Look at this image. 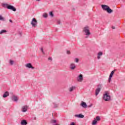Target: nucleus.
I'll return each instance as SVG.
<instances>
[{
    "label": "nucleus",
    "instance_id": "412c9836",
    "mask_svg": "<svg viewBox=\"0 0 125 125\" xmlns=\"http://www.w3.org/2000/svg\"><path fill=\"white\" fill-rule=\"evenodd\" d=\"M0 20L4 21H5V19H4V18H3L2 16L0 15Z\"/></svg>",
    "mask_w": 125,
    "mask_h": 125
},
{
    "label": "nucleus",
    "instance_id": "7ed1b4c3",
    "mask_svg": "<svg viewBox=\"0 0 125 125\" xmlns=\"http://www.w3.org/2000/svg\"><path fill=\"white\" fill-rule=\"evenodd\" d=\"M31 25L33 28H36L38 26V21L36 18H33L31 21Z\"/></svg>",
    "mask_w": 125,
    "mask_h": 125
},
{
    "label": "nucleus",
    "instance_id": "f03ea898",
    "mask_svg": "<svg viewBox=\"0 0 125 125\" xmlns=\"http://www.w3.org/2000/svg\"><path fill=\"white\" fill-rule=\"evenodd\" d=\"M101 6L103 10L107 12V13L111 14L113 12V10L111 9V8H110V7H109V6L105 4H102L101 5Z\"/></svg>",
    "mask_w": 125,
    "mask_h": 125
},
{
    "label": "nucleus",
    "instance_id": "39448f33",
    "mask_svg": "<svg viewBox=\"0 0 125 125\" xmlns=\"http://www.w3.org/2000/svg\"><path fill=\"white\" fill-rule=\"evenodd\" d=\"M77 82H79L80 83H82V82H83V74H80L77 77Z\"/></svg>",
    "mask_w": 125,
    "mask_h": 125
},
{
    "label": "nucleus",
    "instance_id": "c9c22d12",
    "mask_svg": "<svg viewBox=\"0 0 125 125\" xmlns=\"http://www.w3.org/2000/svg\"><path fill=\"white\" fill-rule=\"evenodd\" d=\"M9 21H10L11 23H12V20H9Z\"/></svg>",
    "mask_w": 125,
    "mask_h": 125
},
{
    "label": "nucleus",
    "instance_id": "58836bf2",
    "mask_svg": "<svg viewBox=\"0 0 125 125\" xmlns=\"http://www.w3.org/2000/svg\"><path fill=\"white\" fill-rule=\"evenodd\" d=\"M43 54H45L44 52L43 51H42Z\"/></svg>",
    "mask_w": 125,
    "mask_h": 125
},
{
    "label": "nucleus",
    "instance_id": "72a5a7b5",
    "mask_svg": "<svg viewBox=\"0 0 125 125\" xmlns=\"http://www.w3.org/2000/svg\"><path fill=\"white\" fill-rule=\"evenodd\" d=\"M92 106V104H91L90 105H88V107L90 108V107Z\"/></svg>",
    "mask_w": 125,
    "mask_h": 125
},
{
    "label": "nucleus",
    "instance_id": "1a4fd4ad",
    "mask_svg": "<svg viewBox=\"0 0 125 125\" xmlns=\"http://www.w3.org/2000/svg\"><path fill=\"white\" fill-rule=\"evenodd\" d=\"M7 9H10L11 10H13V11H16V9L13 6L10 5H9L8 6Z\"/></svg>",
    "mask_w": 125,
    "mask_h": 125
},
{
    "label": "nucleus",
    "instance_id": "a19ab883",
    "mask_svg": "<svg viewBox=\"0 0 125 125\" xmlns=\"http://www.w3.org/2000/svg\"><path fill=\"white\" fill-rule=\"evenodd\" d=\"M37 1H40V0H36Z\"/></svg>",
    "mask_w": 125,
    "mask_h": 125
},
{
    "label": "nucleus",
    "instance_id": "ea45409f",
    "mask_svg": "<svg viewBox=\"0 0 125 125\" xmlns=\"http://www.w3.org/2000/svg\"><path fill=\"white\" fill-rule=\"evenodd\" d=\"M59 125V124H54V125Z\"/></svg>",
    "mask_w": 125,
    "mask_h": 125
},
{
    "label": "nucleus",
    "instance_id": "cd10ccee",
    "mask_svg": "<svg viewBox=\"0 0 125 125\" xmlns=\"http://www.w3.org/2000/svg\"><path fill=\"white\" fill-rule=\"evenodd\" d=\"M79 59H78V58L75 59V62L76 63H79Z\"/></svg>",
    "mask_w": 125,
    "mask_h": 125
},
{
    "label": "nucleus",
    "instance_id": "aec40b11",
    "mask_svg": "<svg viewBox=\"0 0 125 125\" xmlns=\"http://www.w3.org/2000/svg\"><path fill=\"white\" fill-rule=\"evenodd\" d=\"M95 120H96V121L97 122H99V121H100V120H101V119H100V117L99 116H96Z\"/></svg>",
    "mask_w": 125,
    "mask_h": 125
},
{
    "label": "nucleus",
    "instance_id": "c756f323",
    "mask_svg": "<svg viewBox=\"0 0 125 125\" xmlns=\"http://www.w3.org/2000/svg\"><path fill=\"white\" fill-rule=\"evenodd\" d=\"M57 23L59 25H60V24H61V21H60V20H58Z\"/></svg>",
    "mask_w": 125,
    "mask_h": 125
},
{
    "label": "nucleus",
    "instance_id": "9d476101",
    "mask_svg": "<svg viewBox=\"0 0 125 125\" xmlns=\"http://www.w3.org/2000/svg\"><path fill=\"white\" fill-rule=\"evenodd\" d=\"M27 110H28V106H27V105H25L22 107V108H21L22 112H27Z\"/></svg>",
    "mask_w": 125,
    "mask_h": 125
},
{
    "label": "nucleus",
    "instance_id": "2eb2a0df",
    "mask_svg": "<svg viewBox=\"0 0 125 125\" xmlns=\"http://www.w3.org/2000/svg\"><path fill=\"white\" fill-rule=\"evenodd\" d=\"M81 105L83 108H86V107H87V105L86 104V103L83 101L81 102Z\"/></svg>",
    "mask_w": 125,
    "mask_h": 125
},
{
    "label": "nucleus",
    "instance_id": "a211bd4d",
    "mask_svg": "<svg viewBox=\"0 0 125 125\" xmlns=\"http://www.w3.org/2000/svg\"><path fill=\"white\" fill-rule=\"evenodd\" d=\"M74 89H76V86H72L69 88V91L70 92H72V91H73V90H74Z\"/></svg>",
    "mask_w": 125,
    "mask_h": 125
},
{
    "label": "nucleus",
    "instance_id": "4be33fe9",
    "mask_svg": "<svg viewBox=\"0 0 125 125\" xmlns=\"http://www.w3.org/2000/svg\"><path fill=\"white\" fill-rule=\"evenodd\" d=\"M50 123L51 124H56V123H57V121L55 120H51Z\"/></svg>",
    "mask_w": 125,
    "mask_h": 125
},
{
    "label": "nucleus",
    "instance_id": "4468645a",
    "mask_svg": "<svg viewBox=\"0 0 125 125\" xmlns=\"http://www.w3.org/2000/svg\"><path fill=\"white\" fill-rule=\"evenodd\" d=\"M103 55V53L102 52H99L97 54V59H100L101 58V56Z\"/></svg>",
    "mask_w": 125,
    "mask_h": 125
},
{
    "label": "nucleus",
    "instance_id": "9b49d317",
    "mask_svg": "<svg viewBox=\"0 0 125 125\" xmlns=\"http://www.w3.org/2000/svg\"><path fill=\"white\" fill-rule=\"evenodd\" d=\"M21 125H28V122L25 120H21Z\"/></svg>",
    "mask_w": 125,
    "mask_h": 125
},
{
    "label": "nucleus",
    "instance_id": "423d86ee",
    "mask_svg": "<svg viewBox=\"0 0 125 125\" xmlns=\"http://www.w3.org/2000/svg\"><path fill=\"white\" fill-rule=\"evenodd\" d=\"M115 72H116V69H114L113 71H112L111 72L109 75V78L108 79V83H111V81L112 80V78H113V76L115 74Z\"/></svg>",
    "mask_w": 125,
    "mask_h": 125
},
{
    "label": "nucleus",
    "instance_id": "6e6552de",
    "mask_svg": "<svg viewBox=\"0 0 125 125\" xmlns=\"http://www.w3.org/2000/svg\"><path fill=\"white\" fill-rule=\"evenodd\" d=\"M76 68V64L74 63H70V69H71V70H75Z\"/></svg>",
    "mask_w": 125,
    "mask_h": 125
},
{
    "label": "nucleus",
    "instance_id": "7c9ffc66",
    "mask_svg": "<svg viewBox=\"0 0 125 125\" xmlns=\"http://www.w3.org/2000/svg\"><path fill=\"white\" fill-rule=\"evenodd\" d=\"M66 53L67 54L69 55V54H71V52L70 51H67Z\"/></svg>",
    "mask_w": 125,
    "mask_h": 125
},
{
    "label": "nucleus",
    "instance_id": "f3484780",
    "mask_svg": "<svg viewBox=\"0 0 125 125\" xmlns=\"http://www.w3.org/2000/svg\"><path fill=\"white\" fill-rule=\"evenodd\" d=\"M9 95V93L8 92H5V93L3 95V97L4 98H5L6 97H7Z\"/></svg>",
    "mask_w": 125,
    "mask_h": 125
},
{
    "label": "nucleus",
    "instance_id": "79ce46f5",
    "mask_svg": "<svg viewBox=\"0 0 125 125\" xmlns=\"http://www.w3.org/2000/svg\"><path fill=\"white\" fill-rule=\"evenodd\" d=\"M34 119H35V120H36V117H35Z\"/></svg>",
    "mask_w": 125,
    "mask_h": 125
},
{
    "label": "nucleus",
    "instance_id": "20e7f679",
    "mask_svg": "<svg viewBox=\"0 0 125 125\" xmlns=\"http://www.w3.org/2000/svg\"><path fill=\"white\" fill-rule=\"evenodd\" d=\"M103 99L104 101H109L111 99V96L107 93H105V94H104Z\"/></svg>",
    "mask_w": 125,
    "mask_h": 125
},
{
    "label": "nucleus",
    "instance_id": "4c0bfd02",
    "mask_svg": "<svg viewBox=\"0 0 125 125\" xmlns=\"http://www.w3.org/2000/svg\"><path fill=\"white\" fill-rule=\"evenodd\" d=\"M98 87H101V84H99Z\"/></svg>",
    "mask_w": 125,
    "mask_h": 125
},
{
    "label": "nucleus",
    "instance_id": "e433bc0d",
    "mask_svg": "<svg viewBox=\"0 0 125 125\" xmlns=\"http://www.w3.org/2000/svg\"><path fill=\"white\" fill-rule=\"evenodd\" d=\"M41 51H42V52L43 51V48H41Z\"/></svg>",
    "mask_w": 125,
    "mask_h": 125
},
{
    "label": "nucleus",
    "instance_id": "ddd939ff",
    "mask_svg": "<svg viewBox=\"0 0 125 125\" xmlns=\"http://www.w3.org/2000/svg\"><path fill=\"white\" fill-rule=\"evenodd\" d=\"M75 117H76L77 118H79L80 119H83V118H84V116L83 114H76L75 115Z\"/></svg>",
    "mask_w": 125,
    "mask_h": 125
},
{
    "label": "nucleus",
    "instance_id": "6ab92c4d",
    "mask_svg": "<svg viewBox=\"0 0 125 125\" xmlns=\"http://www.w3.org/2000/svg\"><path fill=\"white\" fill-rule=\"evenodd\" d=\"M8 5H9L8 4H7V3H3L2 4V6H3V7H5L6 8H8Z\"/></svg>",
    "mask_w": 125,
    "mask_h": 125
},
{
    "label": "nucleus",
    "instance_id": "f704fd0d",
    "mask_svg": "<svg viewBox=\"0 0 125 125\" xmlns=\"http://www.w3.org/2000/svg\"><path fill=\"white\" fill-rule=\"evenodd\" d=\"M112 29H116V27H115V26H112Z\"/></svg>",
    "mask_w": 125,
    "mask_h": 125
},
{
    "label": "nucleus",
    "instance_id": "f8f14e48",
    "mask_svg": "<svg viewBox=\"0 0 125 125\" xmlns=\"http://www.w3.org/2000/svg\"><path fill=\"white\" fill-rule=\"evenodd\" d=\"M101 90V89L99 87L96 89V91H95L96 96H97V95H98V94H99V93L100 92Z\"/></svg>",
    "mask_w": 125,
    "mask_h": 125
},
{
    "label": "nucleus",
    "instance_id": "0eeeda50",
    "mask_svg": "<svg viewBox=\"0 0 125 125\" xmlns=\"http://www.w3.org/2000/svg\"><path fill=\"white\" fill-rule=\"evenodd\" d=\"M25 67L26 68H28L29 69H35V67H33V65H32V63H28L25 64Z\"/></svg>",
    "mask_w": 125,
    "mask_h": 125
},
{
    "label": "nucleus",
    "instance_id": "2f4dec72",
    "mask_svg": "<svg viewBox=\"0 0 125 125\" xmlns=\"http://www.w3.org/2000/svg\"><path fill=\"white\" fill-rule=\"evenodd\" d=\"M70 125H76V124L74 122H71L70 124Z\"/></svg>",
    "mask_w": 125,
    "mask_h": 125
},
{
    "label": "nucleus",
    "instance_id": "5701e85b",
    "mask_svg": "<svg viewBox=\"0 0 125 125\" xmlns=\"http://www.w3.org/2000/svg\"><path fill=\"white\" fill-rule=\"evenodd\" d=\"M97 124V121H96V120L94 119V120L93 121L92 123V125H96Z\"/></svg>",
    "mask_w": 125,
    "mask_h": 125
},
{
    "label": "nucleus",
    "instance_id": "f257e3e1",
    "mask_svg": "<svg viewBox=\"0 0 125 125\" xmlns=\"http://www.w3.org/2000/svg\"><path fill=\"white\" fill-rule=\"evenodd\" d=\"M83 32L84 33V35H85V38L87 39L91 33H90V30L89 29V27L85 26L83 29Z\"/></svg>",
    "mask_w": 125,
    "mask_h": 125
},
{
    "label": "nucleus",
    "instance_id": "b1692460",
    "mask_svg": "<svg viewBox=\"0 0 125 125\" xmlns=\"http://www.w3.org/2000/svg\"><path fill=\"white\" fill-rule=\"evenodd\" d=\"M49 15L50 16V17H54V16L53 13L51 11L49 13Z\"/></svg>",
    "mask_w": 125,
    "mask_h": 125
},
{
    "label": "nucleus",
    "instance_id": "393cba45",
    "mask_svg": "<svg viewBox=\"0 0 125 125\" xmlns=\"http://www.w3.org/2000/svg\"><path fill=\"white\" fill-rule=\"evenodd\" d=\"M14 63V61L11 60H9V63L10 64V65H13Z\"/></svg>",
    "mask_w": 125,
    "mask_h": 125
},
{
    "label": "nucleus",
    "instance_id": "a878e982",
    "mask_svg": "<svg viewBox=\"0 0 125 125\" xmlns=\"http://www.w3.org/2000/svg\"><path fill=\"white\" fill-rule=\"evenodd\" d=\"M47 14L45 13L43 14V17H44V18H47Z\"/></svg>",
    "mask_w": 125,
    "mask_h": 125
},
{
    "label": "nucleus",
    "instance_id": "c85d7f7f",
    "mask_svg": "<svg viewBox=\"0 0 125 125\" xmlns=\"http://www.w3.org/2000/svg\"><path fill=\"white\" fill-rule=\"evenodd\" d=\"M58 107V104H54V108H57Z\"/></svg>",
    "mask_w": 125,
    "mask_h": 125
},
{
    "label": "nucleus",
    "instance_id": "473e14b6",
    "mask_svg": "<svg viewBox=\"0 0 125 125\" xmlns=\"http://www.w3.org/2000/svg\"><path fill=\"white\" fill-rule=\"evenodd\" d=\"M48 60H50V61H52V58H51V57H49V58H48Z\"/></svg>",
    "mask_w": 125,
    "mask_h": 125
},
{
    "label": "nucleus",
    "instance_id": "dca6fc26",
    "mask_svg": "<svg viewBox=\"0 0 125 125\" xmlns=\"http://www.w3.org/2000/svg\"><path fill=\"white\" fill-rule=\"evenodd\" d=\"M12 100L13 101H15V102L18 101V98L15 96H13L12 97Z\"/></svg>",
    "mask_w": 125,
    "mask_h": 125
},
{
    "label": "nucleus",
    "instance_id": "bb28decb",
    "mask_svg": "<svg viewBox=\"0 0 125 125\" xmlns=\"http://www.w3.org/2000/svg\"><path fill=\"white\" fill-rule=\"evenodd\" d=\"M3 33H6V30H2L0 32V34H3Z\"/></svg>",
    "mask_w": 125,
    "mask_h": 125
}]
</instances>
